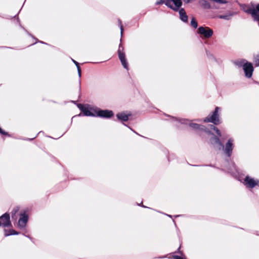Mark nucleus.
I'll return each mask as SVG.
<instances>
[{
  "label": "nucleus",
  "mask_w": 259,
  "mask_h": 259,
  "mask_svg": "<svg viewBox=\"0 0 259 259\" xmlns=\"http://www.w3.org/2000/svg\"><path fill=\"white\" fill-rule=\"evenodd\" d=\"M243 70L245 72V76L247 78H250L252 75L253 67L252 63L246 62L244 65Z\"/></svg>",
  "instance_id": "obj_10"
},
{
  "label": "nucleus",
  "mask_w": 259,
  "mask_h": 259,
  "mask_svg": "<svg viewBox=\"0 0 259 259\" xmlns=\"http://www.w3.org/2000/svg\"><path fill=\"white\" fill-rule=\"evenodd\" d=\"M142 207H146V206H144V205H142Z\"/></svg>",
  "instance_id": "obj_41"
},
{
  "label": "nucleus",
  "mask_w": 259,
  "mask_h": 259,
  "mask_svg": "<svg viewBox=\"0 0 259 259\" xmlns=\"http://www.w3.org/2000/svg\"><path fill=\"white\" fill-rule=\"evenodd\" d=\"M130 115L126 114L124 112L118 113L116 114L117 119L121 121H127Z\"/></svg>",
  "instance_id": "obj_15"
},
{
  "label": "nucleus",
  "mask_w": 259,
  "mask_h": 259,
  "mask_svg": "<svg viewBox=\"0 0 259 259\" xmlns=\"http://www.w3.org/2000/svg\"><path fill=\"white\" fill-rule=\"evenodd\" d=\"M244 183V185L247 187L249 188H253L255 186L258 185L259 180H254V179L247 176L245 178Z\"/></svg>",
  "instance_id": "obj_9"
},
{
  "label": "nucleus",
  "mask_w": 259,
  "mask_h": 259,
  "mask_svg": "<svg viewBox=\"0 0 259 259\" xmlns=\"http://www.w3.org/2000/svg\"><path fill=\"white\" fill-rule=\"evenodd\" d=\"M234 147V141L233 138H229L225 145H224V148L222 149L224 151L225 154L228 157L232 156L233 150Z\"/></svg>",
  "instance_id": "obj_3"
},
{
  "label": "nucleus",
  "mask_w": 259,
  "mask_h": 259,
  "mask_svg": "<svg viewBox=\"0 0 259 259\" xmlns=\"http://www.w3.org/2000/svg\"><path fill=\"white\" fill-rule=\"evenodd\" d=\"M246 62H248L246 61L245 59H241L240 60H237L234 62V64L235 65L239 67H244V65Z\"/></svg>",
  "instance_id": "obj_19"
},
{
  "label": "nucleus",
  "mask_w": 259,
  "mask_h": 259,
  "mask_svg": "<svg viewBox=\"0 0 259 259\" xmlns=\"http://www.w3.org/2000/svg\"><path fill=\"white\" fill-rule=\"evenodd\" d=\"M40 43H42V44H46L45 42H43V41H39Z\"/></svg>",
  "instance_id": "obj_37"
},
{
  "label": "nucleus",
  "mask_w": 259,
  "mask_h": 259,
  "mask_svg": "<svg viewBox=\"0 0 259 259\" xmlns=\"http://www.w3.org/2000/svg\"><path fill=\"white\" fill-rule=\"evenodd\" d=\"M196 120V121H201V119H197V120Z\"/></svg>",
  "instance_id": "obj_38"
},
{
  "label": "nucleus",
  "mask_w": 259,
  "mask_h": 259,
  "mask_svg": "<svg viewBox=\"0 0 259 259\" xmlns=\"http://www.w3.org/2000/svg\"><path fill=\"white\" fill-rule=\"evenodd\" d=\"M0 134L4 135H8V133L4 131L1 127H0Z\"/></svg>",
  "instance_id": "obj_29"
},
{
  "label": "nucleus",
  "mask_w": 259,
  "mask_h": 259,
  "mask_svg": "<svg viewBox=\"0 0 259 259\" xmlns=\"http://www.w3.org/2000/svg\"><path fill=\"white\" fill-rule=\"evenodd\" d=\"M77 106L81 112L83 111V110L85 107L83 104H78L77 105Z\"/></svg>",
  "instance_id": "obj_27"
},
{
  "label": "nucleus",
  "mask_w": 259,
  "mask_h": 259,
  "mask_svg": "<svg viewBox=\"0 0 259 259\" xmlns=\"http://www.w3.org/2000/svg\"><path fill=\"white\" fill-rule=\"evenodd\" d=\"M254 62L256 66H259V54L254 58Z\"/></svg>",
  "instance_id": "obj_25"
},
{
  "label": "nucleus",
  "mask_w": 259,
  "mask_h": 259,
  "mask_svg": "<svg viewBox=\"0 0 259 259\" xmlns=\"http://www.w3.org/2000/svg\"><path fill=\"white\" fill-rule=\"evenodd\" d=\"M118 55L122 65L125 69L128 70V63L125 58V53H120L119 54H118Z\"/></svg>",
  "instance_id": "obj_12"
},
{
  "label": "nucleus",
  "mask_w": 259,
  "mask_h": 259,
  "mask_svg": "<svg viewBox=\"0 0 259 259\" xmlns=\"http://www.w3.org/2000/svg\"><path fill=\"white\" fill-rule=\"evenodd\" d=\"M191 25L194 28L198 27V23L195 18H193L191 21Z\"/></svg>",
  "instance_id": "obj_23"
},
{
  "label": "nucleus",
  "mask_w": 259,
  "mask_h": 259,
  "mask_svg": "<svg viewBox=\"0 0 259 259\" xmlns=\"http://www.w3.org/2000/svg\"><path fill=\"white\" fill-rule=\"evenodd\" d=\"M166 0H160L159 1L157 2L155 4L156 5H160L162 4H164L165 5Z\"/></svg>",
  "instance_id": "obj_28"
},
{
  "label": "nucleus",
  "mask_w": 259,
  "mask_h": 259,
  "mask_svg": "<svg viewBox=\"0 0 259 259\" xmlns=\"http://www.w3.org/2000/svg\"><path fill=\"white\" fill-rule=\"evenodd\" d=\"M172 119H175V120H176V119H177V118H175V117H172Z\"/></svg>",
  "instance_id": "obj_39"
},
{
  "label": "nucleus",
  "mask_w": 259,
  "mask_h": 259,
  "mask_svg": "<svg viewBox=\"0 0 259 259\" xmlns=\"http://www.w3.org/2000/svg\"><path fill=\"white\" fill-rule=\"evenodd\" d=\"M28 220V216L25 213H21V217L18 221V226L20 228H23L26 226Z\"/></svg>",
  "instance_id": "obj_11"
},
{
  "label": "nucleus",
  "mask_w": 259,
  "mask_h": 259,
  "mask_svg": "<svg viewBox=\"0 0 259 259\" xmlns=\"http://www.w3.org/2000/svg\"><path fill=\"white\" fill-rule=\"evenodd\" d=\"M118 24L120 27L121 36H122L123 32V27L122 25L121 21L120 19L118 20Z\"/></svg>",
  "instance_id": "obj_26"
},
{
  "label": "nucleus",
  "mask_w": 259,
  "mask_h": 259,
  "mask_svg": "<svg viewBox=\"0 0 259 259\" xmlns=\"http://www.w3.org/2000/svg\"><path fill=\"white\" fill-rule=\"evenodd\" d=\"M94 111L96 112V117H100L104 118H110L114 115L113 112L110 110H101L99 108L96 109Z\"/></svg>",
  "instance_id": "obj_5"
},
{
  "label": "nucleus",
  "mask_w": 259,
  "mask_h": 259,
  "mask_svg": "<svg viewBox=\"0 0 259 259\" xmlns=\"http://www.w3.org/2000/svg\"><path fill=\"white\" fill-rule=\"evenodd\" d=\"M11 226L10 214L9 213L6 212L0 217V227H8Z\"/></svg>",
  "instance_id": "obj_7"
},
{
  "label": "nucleus",
  "mask_w": 259,
  "mask_h": 259,
  "mask_svg": "<svg viewBox=\"0 0 259 259\" xmlns=\"http://www.w3.org/2000/svg\"><path fill=\"white\" fill-rule=\"evenodd\" d=\"M168 217H170V218H171L172 216L171 215H169V214H166Z\"/></svg>",
  "instance_id": "obj_36"
},
{
  "label": "nucleus",
  "mask_w": 259,
  "mask_h": 259,
  "mask_svg": "<svg viewBox=\"0 0 259 259\" xmlns=\"http://www.w3.org/2000/svg\"><path fill=\"white\" fill-rule=\"evenodd\" d=\"M179 122L182 124H189V126L194 130H198L200 131H204L205 132H208V129H207L204 126L200 125L197 123H193L191 121H189L186 119H180Z\"/></svg>",
  "instance_id": "obj_4"
},
{
  "label": "nucleus",
  "mask_w": 259,
  "mask_h": 259,
  "mask_svg": "<svg viewBox=\"0 0 259 259\" xmlns=\"http://www.w3.org/2000/svg\"><path fill=\"white\" fill-rule=\"evenodd\" d=\"M199 3L204 9H209L211 8L210 4L206 0H200Z\"/></svg>",
  "instance_id": "obj_17"
},
{
  "label": "nucleus",
  "mask_w": 259,
  "mask_h": 259,
  "mask_svg": "<svg viewBox=\"0 0 259 259\" xmlns=\"http://www.w3.org/2000/svg\"><path fill=\"white\" fill-rule=\"evenodd\" d=\"M209 128L211 130H214L216 132V134L219 136L221 137V133L220 131L216 126H215L214 125H211V124L209 125Z\"/></svg>",
  "instance_id": "obj_21"
},
{
  "label": "nucleus",
  "mask_w": 259,
  "mask_h": 259,
  "mask_svg": "<svg viewBox=\"0 0 259 259\" xmlns=\"http://www.w3.org/2000/svg\"><path fill=\"white\" fill-rule=\"evenodd\" d=\"M165 5L175 11H178L182 5L181 0H166Z\"/></svg>",
  "instance_id": "obj_6"
},
{
  "label": "nucleus",
  "mask_w": 259,
  "mask_h": 259,
  "mask_svg": "<svg viewBox=\"0 0 259 259\" xmlns=\"http://www.w3.org/2000/svg\"><path fill=\"white\" fill-rule=\"evenodd\" d=\"M28 238L31 239V238L29 236H27Z\"/></svg>",
  "instance_id": "obj_42"
},
{
  "label": "nucleus",
  "mask_w": 259,
  "mask_h": 259,
  "mask_svg": "<svg viewBox=\"0 0 259 259\" xmlns=\"http://www.w3.org/2000/svg\"><path fill=\"white\" fill-rule=\"evenodd\" d=\"M128 127L129 128H130L132 131H133L135 133H136V134H138L137 133H136V132H135L134 130H133L131 128H130L129 126H128Z\"/></svg>",
  "instance_id": "obj_34"
},
{
  "label": "nucleus",
  "mask_w": 259,
  "mask_h": 259,
  "mask_svg": "<svg viewBox=\"0 0 259 259\" xmlns=\"http://www.w3.org/2000/svg\"><path fill=\"white\" fill-rule=\"evenodd\" d=\"M19 210V207L18 206L15 207L12 212H11V215H12V218L14 219V217L15 216L16 214L18 212V211Z\"/></svg>",
  "instance_id": "obj_22"
},
{
  "label": "nucleus",
  "mask_w": 259,
  "mask_h": 259,
  "mask_svg": "<svg viewBox=\"0 0 259 259\" xmlns=\"http://www.w3.org/2000/svg\"><path fill=\"white\" fill-rule=\"evenodd\" d=\"M206 166H211V167H214L213 165H212L211 164H210V165H207Z\"/></svg>",
  "instance_id": "obj_35"
},
{
  "label": "nucleus",
  "mask_w": 259,
  "mask_h": 259,
  "mask_svg": "<svg viewBox=\"0 0 259 259\" xmlns=\"http://www.w3.org/2000/svg\"><path fill=\"white\" fill-rule=\"evenodd\" d=\"M198 33L203 35L205 38H209L213 35V30L208 27L200 26L198 28Z\"/></svg>",
  "instance_id": "obj_8"
},
{
  "label": "nucleus",
  "mask_w": 259,
  "mask_h": 259,
  "mask_svg": "<svg viewBox=\"0 0 259 259\" xmlns=\"http://www.w3.org/2000/svg\"><path fill=\"white\" fill-rule=\"evenodd\" d=\"M185 3L188 4L191 2L192 0H183Z\"/></svg>",
  "instance_id": "obj_31"
},
{
  "label": "nucleus",
  "mask_w": 259,
  "mask_h": 259,
  "mask_svg": "<svg viewBox=\"0 0 259 259\" xmlns=\"http://www.w3.org/2000/svg\"><path fill=\"white\" fill-rule=\"evenodd\" d=\"M220 108L215 107V110L211 113L209 114L207 117L203 119L204 122H211L214 125H218L221 123L219 114Z\"/></svg>",
  "instance_id": "obj_1"
},
{
  "label": "nucleus",
  "mask_w": 259,
  "mask_h": 259,
  "mask_svg": "<svg viewBox=\"0 0 259 259\" xmlns=\"http://www.w3.org/2000/svg\"><path fill=\"white\" fill-rule=\"evenodd\" d=\"M174 258L175 259H186L185 258H184V257H181V256H179V255H175L174 256Z\"/></svg>",
  "instance_id": "obj_30"
},
{
  "label": "nucleus",
  "mask_w": 259,
  "mask_h": 259,
  "mask_svg": "<svg viewBox=\"0 0 259 259\" xmlns=\"http://www.w3.org/2000/svg\"><path fill=\"white\" fill-rule=\"evenodd\" d=\"M237 14V12H230L228 14L226 15H219L218 17L220 19H225L226 20H229L231 19L232 16L236 15Z\"/></svg>",
  "instance_id": "obj_16"
},
{
  "label": "nucleus",
  "mask_w": 259,
  "mask_h": 259,
  "mask_svg": "<svg viewBox=\"0 0 259 259\" xmlns=\"http://www.w3.org/2000/svg\"><path fill=\"white\" fill-rule=\"evenodd\" d=\"M180 19L184 22H188V16L183 8H181L179 10Z\"/></svg>",
  "instance_id": "obj_14"
},
{
  "label": "nucleus",
  "mask_w": 259,
  "mask_h": 259,
  "mask_svg": "<svg viewBox=\"0 0 259 259\" xmlns=\"http://www.w3.org/2000/svg\"><path fill=\"white\" fill-rule=\"evenodd\" d=\"M94 110L92 108L89 109L88 107H85L82 112L84 116L96 117V113L94 111Z\"/></svg>",
  "instance_id": "obj_13"
},
{
  "label": "nucleus",
  "mask_w": 259,
  "mask_h": 259,
  "mask_svg": "<svg viewBox=\"0 0 259 259\" xmlns=\"http://www.w3.org/2000/svg\"><path fill=\"white\" fill-rule=\"evenodd\" d=\"M81 115V113H80L78 115V116H80Z\"/></svg>",
  "instance_id": "obj_40"
},
{
  "label": "nucleus",
  "mask_w": 259,
  "mask_h": 259,
  "mask_svg": "<svg viewBox=\"0 0 259 259\" xmlns=\"http://www.w3.org/2000/svg\"><path fill=\"white\" fill-rule=\"evenodd\" d=\"M208 133L211 134L212 137L210 138L209 140L210 144L214 148H216L219 150H222L224 148V144L221 141L220 139V136L218 135L215 136L212 133L209 132Z\"/></svg>",
  "instance_id": "obj_2"
},
{
  "label": "nucleus",
  "mask_w": 259,
  "mask_h": 259,
  "mask_svg": "<svg viewBox=\"0 0 259 259\" xmlns=\"http://www.w3.org/2000/svg\"><path fill=\"white\" fill-rule=\"evenodd\" d=\"M36 136H35V137L33 138H31V139H27V140H29V141H32L34 139H35L36 138Z\"/></svg>",
  "instance_id": "obj_32"
},
{
  "label": "nucleus",
  "mask_w": 259,
  "mask_h": 259,
  "mask_svg": "<svg viewBox=\"0 0 259 259\" xmlns=\"http://www.w3.org/2000/svg\"><path fill=\"white\" fill-rule=\"evenodd\" d=\"M72 61L74 63V64L76 65V66L77 67V69L78 76L79 78H80L81 77V68L80 67L79 63L77 62V61H76L75 60H73V59H72Z\"/></svg>",
  "instance_id": "obj_20"
},
{
  "label": "nucleus",
  "mask_w": 259,
  "mask_h": 259,
  "mask_svg": "<svg viewBox=\"0 0 259 259\" xmlns=\"http://www.w3.org/2000/svg\"><path fill=\"white\" fill-rule=\"evenodd\" d=\"M180 246L178 248V252L179 253H181V251H180Z\"/></svg>",
  "instance_id": "obj_33"
},
{
  "label": "nucleus",
  "mask_w": 259,
  "mask_h": 259,
  "mask_svg": "<svg viewBox=\"0 0 259 259\" xmlns=\"http://www.w3.org/2000/svg\"><path fill=\"white\" fill-rule=\"evenodd\" d=\"M20 233L16 231L14 229H9L8 230H5V236H9L13 235H18Z\"/></svg>",
  "instance_id": "obj_18"
},
{
  "label": "nucleus",
  "mask_w": 259,
  "mask_h": 259,
  "mask_svg": "<svg viewBox=\"0 0 259 259\" xmlns=\"http://www.w3.org/2000/svg\"><path fill=\"white\" fill-rule=\"evenodd\" d=\"M117 53H118V54H119L120 53H124V48L121 43L119 45V48H118Z\"/></svg>",
  "instance_id": "obj_24"
}]
</instances>
